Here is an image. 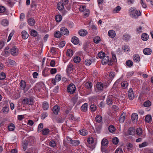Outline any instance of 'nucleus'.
Returning a JSON list of instances; mask_svg holds the SVG:
<instances>
[{
    "instance_id": "nucleus-1",
    "label": "nucleus",
    "mask_w": 153,
    "mask_h": 153,
    "mask_svg": "<svg viewBox=\"0 0 153 153\" xmlns=\"http://www.w3.org/2000/svg\"><path fill=\"white\" fill-rule=\"evenodd\" d=\"M76 89L75 85L72 83L68 85L67 87L68 92L71 94H73L75 91Z\"/></svg>"
},
{
    "instance_id": "nucleus-2",
    "label": "nucleus",
    "mask_w": 153,
    "mask_h": 153,
    "mask_svg": "<svg viewBox=\"0 0 153 153\" xmlns=\"http://www.w3.org/2000/svg\"><path fill=\"white\" fill-rule=\"evenodd\" d=\"M102 63L103 65H105L108 64V65H111L113 64V62L112 60H110L109 58L107 56H105L102 58Z\"/></svg>"
},
{
    "instance_id": "nucleus-3",
    "label": "nucleus",
    "mask_w": 153,
    "mask_h": 153,
    "mask_svg": "<svg viewBox=\"0 0 153 153\" xmlns=\"http://www.w3.org/2000/svg\"><path fill=\"white\" fill-rule=\"evenodd\" d=\"M34 100L31 98H25L22 100V103L24 104L32 105L34 104Z\"/></svg>"
},
{
    "instance_id": "nucleus-4",
    "label": "nucleus",
    "mask_w": 153,
    "mask_h": 153,
    "mask_svg": "<svg viewBox=\"0 0 153 153\" xmlns=\"http://www.w3.org/2000/svg\"><path fill=\"white\" fill-rule=\"evenodd\" d=\"M10 53L12 55L15 56L18 55L19 53L18 48L16 46L13 47L10 50Z\"/></svg>"
},
{
    "instance_id": "nucleus-5",
    "label": "nucleus",
    "mask_w": 153,
    "mask_h": 153,
    "mask_svg": "<svg viewBox=\"0 0 153 153\" xmlns=\"http://www.w3.org/2000/svg\"><path fill=\"white\" fill-rule=\"evenodd\" d=\"M61 75L59 74H58L56 75L55 79H52V82L53 84L56 85V82L60 81L61 80Z\"/></svg>"
},
{
    "instance_id": "nucleus-6",
    "label": "nucleus",
    "mask_w": 153,
    "mask_h": 153,
    "mask_svg": "<svg viewBox=\"0 0 153 153\" xmlns=\"http://www.w3.org/2000/svg\"><path fill=\"white\" fill-rule=\"evenodd\" d=\"M131 16L133 18L137 19L138 16L141 15V13L140 11L136 10L135 12H133L130 13Z\"/></svg>"
},
{
    "instance_id": "nucleus-7",
    "label": "nucleus",
    "mask_w": 153,
    "mask_h": 153,
    "mask_svg": "<svg viewBox=\"0 0 153 153\" xmlns=\"http://www.w3.org/2000/svg\"><path fill=\"white\" fill-rule=\"evenodd\" d=\"M60 31L62 34L65 35H68L69 32L68 29L65 27H62L60 28Z\"/></svg>"
},
{
    "instance_id": "nucleus-8",
    "label": "nucleus",
    "mask_w": 153,
    "mask_h": 153,
    "mask_svg": "<svg viewBox=\"0 0 153 153\" xmlns=\"http://www.w3.org/2000/svg\"><path fill=\"white\" fill-rule=\"evenodd\" d=\"M128 96L129 99L131 100L134 99V95L132 89L130 88L128 91Z\"/></svg>"
},
{
    "instance_id": "nucleus-9",
    "label": "nucleus",
    "mask_w": 153,
    "mask_h": 153,
    "mask_svg": "<svg viewBox=\"0 0 153 153\" xmlns=\"http://www.w3.org/2000/svg\"><path fill=\"white\" fill-rule=\"evenodd\" d=\"M71 42L74 45L78 44L79 43L78 38L76 36L73 37L71 40Z\"/></svg>"
},
{
    "instance_id": "nucleus-10",
    "label": "nucleus",
    "mask_w": 153,
    "mask_h": 153,
    "mask_svg": "<svg viewBox=\"0 0 153 153\" xmlns=\"http://www.w3.org/2000/svg\"><path fill=\"white\" fill-rule=\"evenodd\" d=\"M42 108L44 110H47L49 108V104L48 103L44 101L43 102Z\"/></svg>"
},
{
    "instance_id": "nucleus-11",
    "label": "nucleus",
    "mask_w": 153,
    "mask_h": 153,
    "mask_svg": "<svg viewBox=\"0 0 153 153\" xmlns=\"http://www.w3.org/2000/svg\"><path fill=\"white\" fill-rule=\"evenodd\" d=\"M21 35L22 36V38L24 39H27L29 36L28 34L27 33L25 30H23L21 33Z\"/></svg>"
},
{
    "instance_id": "nucleus-12",
    "label": "nucleus",
    "mask_w": 153,
    "mask_h": 153,
    "mask_svg": "<svg viewBox=\"0 0 153 153\" xmlns=\"http://www.w3.org/2000/svg\"><path fill=\"white\" fill-rule=\"evenodd\" d=\"M143 53L146 55H150L152 53V50L149 48H145L143 50Z\"/></svg>"
},
{
    "instance_id": "nucleus-13",
    "label": "nucleus",
    "mask_w": 153,
    "mask_h": 153,
    "mask_svg": "<svg viewBox=\"0 0 153 153\" xmlns=\"http://www.w3.org/2000/svg\"><path fill=\"white\" fill-rule=\"evenodd\" d=\"M131 119L133 123H135L138 119L137 114L136 113H133L132 115Z\"/></svg>"
},
{
    "instance_id": "nucleus-14",
    "label": "nucleus",
    "mask_w": 153,
    "mask_h": 153,
    "mask_svg": "<svg viewBox=\"0 0 153 153\" xmlns=\"http://www.w3.org/2000/svg\"><path fill=\"white\" fill-rule=\"evenodd\" d=\"M108 35L110 37L113 38L115 36L116 33L113 30H111L108 31Z\"/></svg>"
},
{
    "instance_id": "nucleus-15",
    "label": "nucleus",
    "mask_w": 153,
    "mask_h": 153,
    "mask_svg": "<svg viewBox=\"0 0 153 153\" xmlns=\"http://www.w3.org/2000/svg\"><path fill=\"white\" fill-rule=\"evenodd\" d=\"M79 34L81 36H85L88 33L87 31L85 30H81L78 32Z\"/></svg>"
},
{
    "instance_id": "nucleus-16",
    "label": "nucleus",
    "mask_w": 153,
    "mask_h": 153,
    "mask_svg": "<svg viewBox=\"0 0 153 153\" xmlns=\"http://www.w3.org/2000/svg\"><path fill=\"white\" fill-rule=\"evenodd\" d=\"M26 87L25 82L24 80H21L20 82V87L21 89L25 90Z\"/></svg>"
},
{
    "instance_id": "nucleus-17",
    "label": "nucleus",
    "mask_w": 153,
    "mask_h": 153,
    "mask_svg": "<svg viewBox=\"0 0 153 153\" xmlns=\"http://www.w3.org/2000/svg\"><path fill=\"white\" fill-rule=\"evenodd\" d=\"M134 61L135 62H138L140 61V57L137 54L134 55L133 56Z\"/></svg>"
},
{
    "instance_id": "nucleus-18",
    "label": "nucleus",
    "mask_w": 153,
    "mask_h": 153,
    "mask_svg": "<svg viewBox=\"0 0 153 153\" xmlns=\"http://www.w3.org/2000/svg\"><path fill=\"white\" fill-rule=\"evenodd\" d=\"M74 66L73 65L71 64H69L66 69V71L67 73H69L74 68Z\"/></svg>"
},
{
    "instance_id": "nucleus-19",
    "label": "nucleus",
    "mask_w": 153,
    "mask_h": 153,
    "mask_svg": "<svg viewBox=\"0 0 153 153\" xmlns=\"http://www.w3.org/2000/svg\"><path fill=\"white\" fill-rule=\"evenodd\" d=\"M135 129L133 128H130L128 129V133L129 135H133L135 134Z\"/></svg>"
},
{
    "instance_id": "nucleus-20",
    "label": "nucleus",
    "mask_w": 153,
    "mask_h": 153,
    "mask_svg": "<svg viewBox=\"0 0 153 153\" xmlns=\"http://www.w3.org/2000/svg\"><path fill=\"white\" fill-rule=\"evenodd\" d=\"M97 88L99 90L101 91L103 88V85L100 82H98L97 84Z\"/></svg>"
},
{
    "instance_id": "nucleus-21",
    "label": "nucleus",
    "mask_w": 153,
    "mask_h": 153,
    "mask_svg": "<svg viewBox=\"0 0 153 153\" xmlns=\"http://www.w3.org/2000/svg\"><path fill=\"white\" fill-rule=\"evenodd\" d=\"M88 106V104L87 103L83 104L81 107V110L83 112L86 111L87 110Z\"/></svg>"
},
{
    "instance_id": "nucleus-22",
    "label": "nucleus",
    "mask_w": 153,
    "mask_h": 153,
    "mask_svg": "<svg viewBox=\"0 0 153 153\" xmlns=\"http://www.w3.org/2000/svg\"><path fill=\"white\" fill-rule=\"evenodd\" d=\"M93 85V84L92 83L90 82H86L85 83V87L88 89H91Z\"/></svg>"
},
{
    "instance_id": "nucleus-23",
    "label": "nucleus",
    "mask_w": 153,
    "mask_h": 153,
    "mask_svg": "<svg viewBox=\"0 0 153 153\" xmlns=\"http://www.w3.org/2000/svg\"><path fill=\"white\" fill-rule=\"evenodd\" d=\"M27 22L28 24L30 25L33 26L34 25L35 21L33 19L30 18L28 19Z\"/></svg>"
},
{
    "instance_id": "nucleus-24",
    "label": "nucleus",
    "mask_w": 153,
    "mask_h": 153,
    "mask_svg": "<svg viewBox=\"0 0 153 153\" xmlns=\"http://www.w3.org/2000/svg\"><path fill=\"white\" fill-rule=\"evenodd\" d=\"M54 36L56 38H59L62 36V33L59 31H57L54 32Z\"/></svg>"
},
{
    "instance_id": "nucleus-25",
    "label": "nucleus",
    "mask_w": 153,
    "mask_h": 153,
    "mask_svg": "<svg viewBox=\"0 0 153 153\" xmlns=\"http://www.w3.org/2000/svg\"><path fill=\"white\" fill-rule=\"evenodd\" d=\"M79 134L82 135H86L88 134V131L86 130L82 129L79 131Z\"/></svg>"
},
{
    "instance_id": "nucleus-26",
    "label": "nucleus",
    "mask_w": 153,
    "mask_h": 153,
    "mask_svg": "<svg viewBox=\"0 0 153 153\" xmlns=\"http://www.w3.org/2000/svg\"><path fill=\"white\" fill-rule=\"evenodd\" d=\"M121 85L123 89H125L126 88L128 85L127 82L126 81H124L122 82Z\"/></svg>"
},
{
    "instance_id": "nucleus-27",
    "label": "nucleus",
    "mask_w": 153,
    "mask_h": 153,
    "mask_svg": "<svg viewBox=\"0 0 153 153\" xmlns=\"http://www.w3.org/2000/svg\"><path fill=\"white\" fill-rule=\"evenodd\" d=\"M64 5L61 2L57 4V7L58 10L60 11L62 10L64 8Z\"/></svg>"
},
{
    "instance_id": "nucleus-28",
    "label": "nucleus",
    "mask_w": 153,
    "mask_h": 153,
    "mask_svg": "<svg viewBox=\"0 0 153 153\" xmlns=\"http://www.w3.org/2000/svg\"><path fill=\"white\" fill-rule=\"evenodd\" d=\"M8 130L9 131H13L14 130L15 128V126L13 124L11 123L8 126Z\"/></svg>"
},
{
    "instance_id": "nucleus-29",
    "label": "nucleus",
    "mask_w": 153,
    "mask_h": 153,
    "mask_svg": "<svg viewBox=\"0 0 153 153\" xmlns=\"http://www.w3.org/2000/svg\"><path fill=\"white\" fill-rule=\"evenodd\" d=\"M142 39L143 41H147L149 38V36L146 33H143L141 36Z\"/></svg>"
},
{
    "instance_id": "nucleus-30",
    "label": "nucleus",
    "mask_w": 153,
    "mask_h": 153,
    "mask_svg": "<svg viewBox=\"0 0 153 153\" xmlns=\"http://www.w3.org/2000/svg\"><path fill=\"white\" fill-rule=\"evenodd\" d=\"M53 113L56 114H58L59 109L58 106H55L53 108Z\"/></svg>"
},
{
    "instance_id": "nucleus-31",
    "label": "nucleus",
    "mask_w": 153,
    "mask_h": 153,
    "mask_svg": "<svg viewBox=\"0 0 153 153\" xmlns=\"http://www.w3.org/2000/svg\"><path fill=\"white\" fill-rule=\"evenodd\" d=\"M27 140L23 141L22 142V146H23V150L25 151L27 149Z\"/></svg>"
},
{
    "instance_id": "nucleus-32",
    "label": "nucleus",
    "mask_w": 153,
    "mask_h": 153,
    "mask_svg": "<svg viewBox=\"0 0 153 153\" xmlns=\"http://www.w3.org/2000/svg\"><path fill=\"white\" fill-rule=\"evenodd\" d=\"M80 143L79 140H72L70 144H71L72 145L74 146H76L78 145Z\"/></svg>"
},
{
    "instance_id": "nucleus-33",
    "label": "nucleus",
    "mask_w": 153,
    "mask_h": 153,
    "mask_svg": "<svg viewBox=\"0 0 153 153\" xmlns=\"http://www.w3.org/2000/svg\"><path fill=\"white\" fill-rule=\"evenodd\" d=\"M108 140L105 138L103 139L101 142V145L104 146H106L108 144Z\"/></svg>"
},
{
    "instance_id": "nucleus-34",
    "label": "nucleus",
    "mask_w": 153,
    "mask_h": 153,
    "mask_svg": "<svg viewBox=\"0 0 153 153\" xmlns=\"http://www.w3.org/2000/svg\"><path fill=\"white\" fill-rule=\"evenodd\" d=\"M50 132V130L48 128H44L42 130V134L44 135H46L48 134Z\"/></svg>"
},
{
    "instance_id": "nucleus-35",
    "label": "nucleus",
    "mask_w": 153,
    "mask_h": 153,
    "mask_svg": "<svg viewBox=\"0 0 153 153\" xmlns=\"http://www.w3.org/2000/svg\"><path fill=\"white\" fill-rule=\"evenodd\" d=\"M73 54V52L72 50L71 49H68L66 55L67 56L71 57Z\"/></svg>"
},
{
    "instance_id": "nucleus-36",
    "label": "nucleus",
    "mask_w": 153,
    "mask_h": 153,
    "mask_svg": "<svg viewBox=\"0 0 153 153\" xmlns=\"http://www.w3.org/2000/svg\"><path fill=\"white\" fill-rule=\"evenodd\" d=\"M121 8L120 6H117L113 10V13H118V12L120 11Z\"/></svg>"
},
{
    "instance_id": "nucleus-37",
    "label": "nucleus",
    "mask_w": 153,
    "mask_h": 153,
    "mask_svg": "<svg viewBox=\"0 0 153 153\" xmlns=\"http://www.w3.org/2000/svg\"><path fill=\"white\" fill-rule=\"evenodd\" d=\"M101 39L100 37L98 36H96L94 39V41L95 43L97 44L99 43Z\"/></svg>"
},
{
    "instance_id": "nucleus-38",
    "label": "nucleus",
    "mask_w": 153,
    "mask_h": 153,
    "mask_svg": "<svg viewBox=\"0 0 153 153\" xmlns=\"http://www.w3.org/2000/svg\"><path fill=\"white\" fill-rule=\"evenodd\" d=\"M1 24L4 26H7L8 24V22L6 19H3L1 22Z\"/></svg>"
},
{
    "instance_id": "nucleus-39",
    "label": "nucleus",
    "mask_w": 153,
    "mask_h": 153,
    "mask_svg": "<svg viewBox=\"0 0 153 153\" xmlns=\"http://www.w3.org/2000/svg\"><path fill=\"white\" fill-rule=\"evenodd\" d=\"M152 119L151 115H147L146 116L145 118V121L147 123H149Z\"/></svg>"
},
{
    "instance_id": "nucleus-40",
    "label": "nucleus",
    "mask_w": 153,
    "mask_h": 153,
    "mask_svg": "<svg viewBox=\"0 0 153 153\" xmlns=\"http://www.w3.org/2000/svg\"><path fill=\"white\" fill-rule=\"evenodd\" d=\"M38 33L37 32L34 30H31L30 31V34L31 36L35 37L37 36Z\"/></svg>"
},
{
    "instance_id": "nucleus-41",
    "label": "nucleus",
    "mask_w": 153,
    "mask_h": 153,
    "mask_svg": "<svg viewBox=\"0 0 153 153\" xmlns=\"http://www.w3.org/2000/svg\"><path fill=\"white\" fill-rule=\"evenodd\" d=\"M108 129L110 132L112 133L115 130V128L113 126L111 125L108 127Z\"/></svg>"
},
{
    "instance_id": "nucleus-42",
    "label": "nucleus",
    "mask_w": 153,
    "mask_h": 153,
    "mask_svg": "<svg viewBox=\"0 0 153 153\" xmlns=\"http://www.w3.org/2000/svg\"><path fill=\"white\" fill-rule=\"evenodd\" d=\"M80 57L78 56H76L74 58V61L75 63H78L80 61Z\"/></svg>"
},
{
    "instance_id": "nucleus-43",
    "label": "nucleus",
    "mask_w": 153,
    "mask_h": 153,
    "mask_svg": "<svg viewBox=\"0 0 153 153\" xmlns=\"http://www.w3.org/2000/svg\"><path fill=\"white\" fill-rule=\"evenodd\" d=\"M95 120L98 123H100L102 120V117L100 115H97L95 118Z\"/></svg>"
},
{
    "instance_id": "nucleus-44",
    "label": "nucleus",
    "mask_w": 153,
    "mask_h": 153,
    "mask_svg": "<svg viewBox=\"0 0 153 153\" xmlns=\"http://www.w3.org/2000/svg\"><path fill=\"white\" fill-rule=\"evenodd\" d=\"M112 58L110 60H112L113 63L114 62H117V60L115 54L113 53H112Z\"/></svg>"
},
{
    "instance_id": "nucleus-45",
    "label": "nucleus",
    "mask_w": 153,
    "mask_h": 153,
    "mask_svg": "<svg viewBox=\"0 0 153 153\" xmlns=\"http://www.w3.org/2000/svg\"><path fill=\"white\" fill-rule=\"evenodd\" d=\"M55 19L56 22H59L62 20V16L60 15H57L56 16Z\"/></svg>"
},
{
    "instance_id": "nucleus-46",
    "label": "nucleus",
    "mask_w": 153,
    "mask_h": 153,
    "mask_svg": "<svg viewBox=\"0 0 153 153\" xmlns=\"http://www.w3.org/2000/svg\"><path fill=\"white\" fill-rule=\"evenodd\" d=\"M43 128V124L42 123H40L38 127V132H40Z\"/></svg>"
},
{
    "instance_id": "nucleus-47",
    "label": "nucleus",
    "mask_w": 153,
    "mask_h": 153,
    "mask_svg": "<svg viewBox=\"0 0 153 153\" xmlns=\"http://www.w3.org/2000/svg\"><path fill=\"white\" fill-rule=\"evenodd\" d=\"M125 119V116L122 114L119 118V121L121 123H123L124 122Z\"/></svg>"
},
{
    "instance_id": "nucleus-48",
    "label": "nucleus",
    "mask_w": 153,
    "mask_h": 153,
    "mask_svg": "<svg viewBox=\"0 0 153 153\" xmlns=\"http://www.w3.org/2000/svg\"><path fill=\"white\" fill-rule=\"evenodd\" d=\"M86 9V7L83 5L81 6L79 8V10L82 12H84Z\"/></svg>"
},
{
    "instance_id": "nucleus-49",
    "label": "nucleus",
    "mask_w": 153,
    "mask_h": 153,
    "mask_svg": "<svg viewBox=\"0 0 153 153\" xmlns=\"http://www.w3.org/2000/svg\"><path fill=\"white\" fill-rule=\"evenodd\" d=\"M151 105V102L149 101H147L145 102L144 103V105L145 107H149Z\"/></svg>"
},
{
    "instance_id": "nucleus-50",
    "label": "nucleus",
    "mask_w": 153,
    "mask_h": 153,
    "mask_svg": "<svg viewBox=\"0 0 153 153\" xmlns=\"http://www.w3.org/2000/svg\"><path fill=\"white\" fill-rule=\"evenodd\" d=\"M87 141L89 144H91L94 143V139L91 137H89L88 138Z\"/></svg>"
},
{
    "instance_id": "nucleus-51",
    "label": "nucleus",
    "mask_w": 153,
    "mask_h": 153,
    "mask_svg": "<svg viewBox=\"0 0 153 153\" xmlns=\"http://www.w3.org/2000/svg\"><path fill=\"white\" fill-rule=\"evenodd\" d=\"M105 56V54L104 52H101L99 53L98 54V56L99 58H102L104 56Z\"/></svg>"
},
{
    "instance_id": "nucleus-52",
    "label": "nucleus",
    "mask_w": 153,
    "mask_h": 153,
    "mask_svg": "<svg viewBox=\"0 0 153 153\" xmlns=\"http://www.w3.org/2000/svg\"><path fill=\"white\" fill-rule=\"evenodd\" d=\"M136 132H137V134L139 135H141L142 133V129L141 128H138L136 131Z\"/></svg>"
},
{
    "instance_id": "nucleus-53",
    "label": "nucleus",
    "mask_w": 153,
    "mask_h": 153,
    "mask_svg": "<svg viewBox=\"0 0 153 153\" xmlns=\"http://www.w3.org/2000/svg\"><path fill=\"white\" fill-rule=\"evenodd\" d=\"M133 64L132 62L130 60L127 61L126 62V65L127 66L130 67L132 66L133 65Z\"/></svg>"
},
{
    "instance_id": "nucleus-54",
    "label": "nucleus",
    "mask_w": 153,
    "mask_h": 153,
    "mask_svg": "<svg viewBox=\"0 0 153 153\" xmlns=\"http://www.w3.org/2000/svg\"><path fill=\"white\" fill-rule=\"evenodd\" d=\"M119 142V140L117 138L115 137L112 139V142L113 144L115 145L117 144Z\"/></svg>"
},
{
    "instance_id": "nucleus-55",
    "label": "nucleus",
    "mask_w": 153,
    "mask_h": 153,
    "mask_svg": "<svg viewBox=\"0 0 153 153\" xmlns=\"http://www.w3.org/2000/svg\"><path fill=\"white\" fill-rule=\"evenodd\" d=\"M91 61L89 59H87L85 61V63L87 65L89 66L91 64Z\"/></svg>"
},
{
    "instance_id": "nucleus-56",
    "label": "nucleus",
    "mask_w": 153,
    "mask_h": 153,
    "mask_svg": "<svg viewBox=\"0 0 153 153\" xmlns=\"http://www.w3.org/2000/svg\"><path fill=\"white\" fill-rule=\"evenodd\" d=\"M106 102L107 104L109 105H112V102L111 99L109 98L107 99Z\"/></svg>"
},
{
    "instance_id": "nucleus-57",
    "label": "nucleus",
    "mask_w": 153,
    "mask_h": 153,
    "mask_svg": "<svg viewBox=\"0 0 153 153\" xmlns=\"http://www.w3.org/2000/svg\"><path fill=\"white\" fill-rule=\"evenodd\" d=\"M91 110L92 111H95L96 110L97 108L96 105L94 104L91 105L90 106Z\"/></svg>"
},
{
    "instance_id": "nucleus-58",
    "label": "nucleus",
    "mask_w": 153,
    "mask_h": 153,
    "mask_svg": "<svg viewBox=\"0 0 153 153\" xmlns=\"http://www.w3.org/2000/svg\"><path fill=\"white\" fill-rule=\"evenodd\" d=\"M65 41H62L61 42L59 45V48H62L65 45Z\"/></svg>"
},
{
    "instance_id": "nucleus-59",
    "label": "nucleus",
    "mask_w": 153,
    "mask_h": 153,
    "mask_svg": "<svg viewBox=\"0 0 153 153\" xmlns=\"http://www.w3.org/2000/svg\"><path fill=\"white\" fill-rule=\"evenodd\" d=\"M48 116V114L46 112H44L43 113L41 116V119H44L46 117Z\"/></svg>"
},
{
    "instance_id": "nucleus-60",
    "label": "nucleus",
    "mask_w": 153,
    "mask_h": 153,
    "mask_svg": "<svg viewBox=\"0 0 153 153\" xmlns=\"http://www.w3.org/2000/svg\"><path fill=\"white\" fill-rule=\"evenodd\" d=\"M49 145L50 146L54 147L56 146V143L54 141L51 140L50 142Z\"/></svg>"
},
{
    "instance_id": "nucleus-61",
    "label": "nucleus",
    "mask_w": 153,
    "mask_h": 153,
    "mask_svg": "<svg viewBox=\"0 0 153 153\" xmlns=\"http://www.w3.org/2000/svg\"><path fill=\"white\" fill-rule=\"evenodd\" d=\"M123 49L124 52H126L128 51L129 50V47L127 45H125L124 46H123Z\"/></svg>"
},
{
    "instance_id": "nucleus-62",
    "label": "nucleus",
    "mask_w": 153,
    "mask_h": 153,
    "mask_svg": "<svg viewBox=\"0 0 153 153\" xmlns=\"http://www.w3.org/2000/svg\"><path fill=\"white\" fill-rule=\"evenodd\" d=\"M6 77L5 74L4 73H2L0 74V79L3 80L5 79Z\"/></svg>"
},
{
    "instance_id": "nucleus-63",
    "label": "nucleus",
    "mask_w": 153,
    "mask_h": 153,
    "mask_svg": "<svg viewBox=\"0 0 153 153\" xmlns=\"http://www.w3.org/2000/svg\"><path fill=\"white\" fill-rule=\"evenodd\" d=\"M3 112L5 114H7L9 111V108L6 107H4L2 109Z\"/></svg>"
},
{
    "instance_id": "nucleus-64",
    "label": "nucleus",
    "mask_w": 153,
    "mask_h": 153,
    "mask_svg": "<svg viewBox=\"0 0 153 153\" xmlns=\"http://www.w3.org/2000/svg\"><path fill=\"white\" fill-rule=\"evenodd\" d=\"M89 10L88 9H87L84 13V15L85 16L87 17L89 16Z\"/></svg>"
}]
</instances>
